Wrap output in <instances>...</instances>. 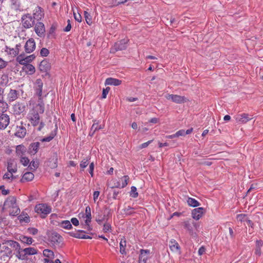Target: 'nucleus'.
<instances>
[{"label":"nucleus","instance_id":"6e6552de","mask_svg":"<svg viewBox=\"0 0 263 263\" xmlns=\"http://www.w3.org/2000/svg\"><path fill=\"white\" fill-rule=\"evenodd\" d=\"M43 83L40 79H38L34 83V88L35 92V95L38 96V103L43 101L42 99V92H43Z\"/></svg>","mask_w":263,"mask_h":263},{"label":"nucleus","instance_id":"72a5a7b5","mask_svg":"<svg viewBox=\"0 0 263 263\" xmlns=\"http://www.w3.org/2000/svg\"><path fill=\"white\" fill-rule=\"evenodd\" d=\"M20 240L22 242L27 245H31L33 241V240L31 237L23 235L20 237Z\"/></svg>","mask_w":263,"mask_h":263},{"label":"nucleus","instance_id":"3c124183","mask_svg":"<svg viewBox=\"0 0 263 263\" xmlns=\"http://www.w3.org/2000/svg\"><path fill=\"white\" fill-rule=\"evenodd\" d=\"M76 238H81V239H91V237L86 235H82L80 234H76L73 235Z\"/></svg>","mask_w":263,"mask_h":263},{"label":"nucleus","instance_id":"58836bf2","mask_svg":"<svg viewBox=\"0 0 263 263\" xmlns=\"http://www.w3.org/2000/svg\"><path fill=\"white\" fill-rule=\"evenodd\" d=\"M8 105L7 103L5 102L3 100L1 101L0 103V111L2 114H5L4 112L7 110Z\"/></svg>","mask_w":263,"mask_h":263},{"label":"nucleus","instance_id":"1a4fd4ad","mask_svg":"<svg viewBox=\"0 0 263 263\" xmlns=\"http://www.w3.org/2000/svg\"><path fill=\"white\" fill-rule=\"evenodd\" d=\"M22 22L25 28H30L34 24V20L30 14H24L22 17Z\"/></svg>","mask_w":263,"mask_h":263},{"label":"nucleus","instance_id":"ddd939ff","mask_svg":"<svg viewBox=\"0 0 263 263\" xmlns=\"http://www.w3.org/2000/svg\"><path fill=\"white\" fill-rule=\"evenodd\" d=\"M43 254L46 257L44 259V263H54L53 260L54 254L52 251L49 249H45L43 252Z\"/></svg>","mask_w":263,"mask_h":263},{"label":"nucleus","instance_id":"0eeeda50","mask_svg":"<svg viewBox=\"0 0 263 263\" xmlns=\"http://www.w3.org/2000/svg\"><path fill=\"white\" fill-rule=\"evenodd\" d=\"M128 40L126 39L121 40L116 42L114 46L111 48L110 52L115 53L118 51H121L126 49Z\"/></svg>","mask_w":263,"mask_h":263},{"label":"nucleus","instance_id":"b1692460","mask_svg":"<svg viewBox=\"0 0 263 263\" xmlns=\"http://www.w3.org/2000/svg\"><path fill=\"white\" fill-rule=\"evenodd\" d=\"M51 67L50 64L47 60H43L39 65V69L43 72L48 71Z\"/></svg>","mask_w":263,"mask_h":263},{"label":"nucleus","instance_id":"a211bd4d","mask_svg":"<svg viewBox=\"0 0 263 263\" xmlns=\"http://www.w3.org/2000/svg\"><path fill=\"white\" fill-rule=\"evenodd\" d=\"M26 105L23 103L17 102L13 106V111L16 115H20L25 111Z\"/></svg>","mask_w":263,"mask_h":263},{"label":"nucleus","instance_id":"f257e3e1","mask_svg":"<svg viewBox=\"0 0 263 263\" xmlns=\"http://www.w3.org/2000/svg\"><path fill=\"white\" fill-rule=\"evenodd\" d=\"M44 111L45 105L43 101H41L40 103L33 104L32 107L27 115V119L31 125L33 127L38 126V131H41L45 125L42 118Z\"/></svg>","mask_w":263,"mask_h":263},{"label":"nucleus","instance_id":"4c0bfd02","mask_svg":"<svg viewBox=\"0 0 263 263\" xmlns=\"http://www.w3.org/2000/svg\"><path fill=\"white\" fill-rule=\"evenodd\" d=\"M103 127L104 125H99V121L95 120L93 121V124L91 126V128H92V130L96 132L98 130L103 128Z\"/></svg>","mask_w":263,"mask_h":263},{"label":"nucleus","instance_id":"0e129e2a","mask_svg":"<svg viewBox=\"0 0 263 263\" xmlns=\"http://www.w3.org/2000/svg\"><path fill=\"white\" fill-rule=\"evenodd\" d=\"M99 195H100V192H99V191L94 192L93 194V200H94L95 202H96L98 198Z\"/></svg>","mask_w":263,"mask_h":263},{"label":"nucleus","instance_id":"aec40b11","mask_svg":"<svg viewBox=\"0 0 263 263\" xmlns=\"http://www.w3.org/2000/svg\"><path fill=\"white\" fill-rule=\"evenodd\" d=\"M253 118V117L251 115L247 114H242L237 116L236 120L241 123H246Z\"/></svg>","mask_w":263,"mask_h":263},{"label":"nucleus","instance_id":"6e6d98bb","mask_svg":"<svg viewBox=\"0 0 263 263\" xmlns=\"http://www.w3.org/2000/svg\"><path fill=\"white\" fill-rule=\"evenodd\" d=\"M246 217V215L245 214H238L237 216V220L242 222L243 221L246 220H245Z\"/></svg>","mask_w":263,"mask_h":263},{"label":"nucleus","instance_id":"ea45409f","mask_svg":"<svg viewBox=\"0 0 263 263\" xmlns=\"http://www.w3.org/2000/svg\"><path fill=\"white\" fill-rule=\"evenodd\" d=\"M18 218L20 221L28 222L30 221L29 217L27 214L22 213V214L18 216Z\"/></svg>","mask_w":263,"mask_h":263},{"label":"nucleus","instance_id":"20e7f679","mask_svg":"<svg viewBox=\"0 0 263 263\" xmlns=\"http://www.w3.org/2000/svg\"><path fill=\"white\" fill-rule=\"evenodd\" d=\"M35 211L40 214L42 217H45L51 212V208L46 204L40 203L35 206Z\"/></svg>","mask_w":263,"mask_h":263},{"label":"nucleus","instance_id":"cd10ccee","mask_svg":"<svg viewBox=\"0 0 263 263\" xmlns=\"http://www.w3.org/2000/svg\"><path fill=\"white\" fill-rule=\"evenodd\" d=\"M122 83V81L117 79L108 78L106 79L105 84L108 85L119 86Z\"/></svg>","mask_w":263,"mask_h":263},{"label":"nucleus","instance_id":"69168bd1","mask_svg":"<svg viewBox=\"0 0 263 263\" xmlns=\"http://www.w3.org/2000/svg\"><path fill=\"white\" fill-rule=\"evenodd\" d=\"M71 223L75 226H77L79 224V221L77 218H72L71 219Z\"/></svg>","mask_w":263,"mask_h":263},{"label":"nucleus","instance_id":"c03bdc74","mask_svg":"<svg viewBox=\"0 0 263 263\" xmlns=\"http://www.w3.org/2000/svg\"><path fill=\"white\" fill-rule=\"evenodd\" d=\"M55 136V134H54L53 133H51L49 135V136H47L46 137H45V138H42V139H41V141L42 142H50V141H51L54 138Z\"/></svg>","mask_w":263,"mask_h":263},{"label":"nucleus","instance_id":"603ef678","mask_svg":"<svg viewBox=\"0 0 263 263\" xmlns=\"http://www.w3.org/2000/svg\"><path fill=\"white\" fill-rule=\"evenodd\" d=\"M49 53V50L46 48H43L40 51V54L42 57H47Z\"/></svg>","mask_w":263,"mask_h":263},{"label":"nucleus","instance_id":"4be33fe9","mask_svg":"<svg viewBox=\"0 0 263 263\" xmlns=\"http://www.w3.org/2000/svg\"><path fill=\"white\" fill-rule=\"evenodd\" d=\"M171 250L174 253L180 254L181 253L180 247L178 243L174 239H172L169 243Z\"/></svg>","mask_w":263,"mask_h":263},{"label":"nucleus","instance_id":"9d476101","mask_svg":"<svg viewBox=\"0 0 263 263\" xmlns=\"http://www.w3.org/2000/svg\"><path fill=\"white\" fill-rule=\"evenodd\" d=\"M15 131V136L20 138H24L25 137L27 130L23 122H21L18 124L16 125Z\"/></svg>","mask_w":263,"mask_h":263},{"label":"nucleus","instance_id":"bb28decb","mask_svg":"<svg viewBox=\"0 0 263 263\" xmlns=\"http://www.w3.org/2000/svg\"><path fill=\"white\" fill-rule=\"evenodd\" d=\"M16 61L21 65H27L28 63L31 62L30 58L29 56L25 57L24 54L18 55L16 58Z\"/></svg>","mask_w":263,"mask_h":263},{"label":"nucleus","instance_id":"7ed1b4c3","mask_svg":"<svg viewBox=\"0 0 263 263\" xmlns=\"http://www.w3.org/2000/svg\"><path fill=\"white\" fill-rule=\"evenodd\" d=\"M38 250L34 248L29 247L22 249L20 245V249H17L15 253V256L21 260H26L28 261L27 256L37 254Z\"/></svg>","mask_w":263,"mask_h":263},{"label":"nucleus","instance_id":"9b49d317","mask_svg":"<svg viewBox=\"0 0 263 263\" xmlns=\"http://www.w3.org/2000/svg\"><path fill=\"white\" fill-rule=\"evenodd\" d=\"M165 98L167 100H171L173 102L176 103H183L186 102L189 100L184 96H179L177 95H166Z\"/></svg>","mask_w":263,"mask_h":263},{"label":"nucleus","instance_id":"13d9d810","mask_svg":"<svg viewBox=\"0 0 263 263\" xmlns=\"http://www.w3.org/2000/svg\"><path fill=\"white\" fill-rule=\"evenodd\" d=\"M28 231L30 234L33 235H36L38 232L37 229L34 228L28 229Z\"/></svg>","mask_w":263,"mask_h":263},{"label":"nucleus","instance_id":"e433bc0d","mask_svg":"<svg viewBox=\"0 0 263 263\" xmlns=\"http://www.w3.org/2000/svg\"><path fill=\"white\" fill-rule=\"evenodd\" d=\"M188 204L193 207H197L200 205V203L195 199L189 197L187 200Z\"/></svg>","mask_w":263,"mask_h":263},{"label":"nucleus","instance_id":"412c9836","mask_svg":"<svg viewBox=\"0 0 263 263\" xmlns=\"http://www.w3.org/2000/svg\"><path fill=\"white\" fill-rule=\"evenodd\" d=\"M140 252L139 263H146L148 260V257L146 255L150 253V251L149 250L141 249Z\"/></svg>","mask_w":263,"mask_h":263},{"label":"nucleus","instance_id":"2eb2a0df","mask_svg":"<svg viewBox=\"0 0 263 263\" xmlns=\"http://www.w3.org/2000/svg\"><path fill=\"white\" fill-rule=\"evenodd\" d=\"M25 50L28 53H31L35 49V43L32 38L29 39L26 43L25 46Z\"/></svg>","mask_w":263,"mask_h":263},{"label":"nucleus","instance_id":"e2e57ef3","mask_svg":"<svg viewBox=\"0 0 263 263\" xmlns=\"http://www.w3.org/2000/svg\"><path fill=\"white\" fill-rule=\"evenodd\" d=\"M152 141H153V140H149V141H147L146 142L142 143L140 146V148H145V147H147L148 146V145L152 143Z\"/></svg>","mask_w":263,"mask_h":263},{"label":"nucleus","instance_id":"a18cd8bd","mask_svg":"<svg viewBox=\"0 0 263 263\" xmlns=\"http://www.w3.org/2000/svg\"><path fill=\"white\" fill-rule=\"evenodd\" d=\"M25 69L26 71L29 72L30 74L33 73L35 71V67L31 64L26 65Z\"/></svg>","mask_w":263,"mask_h":263},{"label":"nucleus","instance_id":"052dcab7","mask_svg":"<svg viewBox=\"0 0 263 263\" xmlns=\"http://www.w3.org/2000/svg\"><path fill=\"white\" fill-rule=\"evenodd\" d=\"M74 17L76 21L78 22H81L82 21V16L80 14H77L76 13H73Z\"/></svg>","mask_w":263,"mask_h":263},{"label":"nucleus","instance_id":"7c9ffc66","mask_svg":"<svg viewBox=\"0 0 263 263\" xmlns=\"http://www.w3.org/2000/svg\"><path fill=\"white\" fill-rule=\"evenodd\" d=\"M26 152V147L21 144L17 145L16 147V153L17 155L22 156Z\"/></svg>","mask_w":263,"mask_h":263},{"label":"nucleus","instance_id":"8fccbe9b","mask_svg":"<svg viewBox=\"0 0 263 263\" xmlns=\"http://www.w3.org/2000/svg\"><path fill=\"white\" fill-rule=\"evenodd\" d=\"M111 229V227L110 223H105L103 226V231L105 233H107L108 232H110Z\"/></svg>","mask_w":263,"mask_h":263},{"label":"nucleus","instance_id":"6ab92c4d","mask_svg":"<svg viewBox=\"0 0 263 263\" xmlns=\"http://www.w3.org/2000/svg\"><path fill=\"white\" fill-rule=\"evenodd\" d=\"M33 19L37 21L41 20L44 16V13L43 11L42 10V9L40 7H36L33 10Z\"/></svg>","mask_w":263,"mask_h":263},{"label":"nucleus","instance_id":"49530a36","mask_svg":"<svg viewBox=\"0 0 263 263\" xmlns=\"http://www.w3.org/2000/svg\"><path fill=\"white\" fill-rule=\"evenodd\" d=\"M15 177L11 173L8 171V172L6 173L3 176V179L6 180H10L12 181L13 179H15Z\"/></svg>","mask_w":263,"mask_h":263},{"label":"nucleus","instance_id":"2f4dec72","mask_svg":"<svg viewBox=\"0 0 263 263\" xmlns=\"http://www.w3.org/2000/svg\"><path fill=\"white\" fill-rule=\"evenodd\" d=\"M126 246V241L125 238L121 239L120 242V252L122 254H126L125 248Z\"/></svg>","mask_w":263,"mask_h":263},{"label":"nucleus","instance_id":"de8ad7c7","mask_svg":"<svg viewBox=\"0 0 263 263\" xmlns=\"http://www.w3.org/2000/svg\"><path fill=\"white\" fill-rule=\"evenodd\" d=\"M130 196L133 198H137L138 197V193L137 192V188L135 186H133L131 187Z\"/></svg>","mask_w":263,"mask_h":263},{"label":"nucleus","instance_id":"f8f14e48","mask_svg":"<svg viewBox=\"0 0 263 263\" xmlns=\"http://www.w3.org/2000/svg\"><path fill=\"white\" fill-rule=\"evenodd\" d=\"M10 123V117L7 114H1L0 115V129L6 128Z\"/></svg>","mask_w":263,"mask_h":263},{"label":"nucleus","instance_id":"bf43d9fd","mask_svg":"<svg viewBox=\"0 0 263 263\" xmlns=\"http://www.w3.org/2000/svg\"><path fill=\"white\" fill-rule=\"evenodd\" d=\"M176 135L177 137L179 136H184L185 135V130L181 129L176 133Z\"/></svg>","mask_w":263,"mask_h":263},{"label":"nucleus","instance_id":"774afa93","mask_svg":"<svg viewBox=\"0 0 263 263\" xmlns=\"http://www.w3.org/2000/svg\"><path fill=\"white\" fill-rule=\"evenodd\" d=\"M105 217V216H104ZM104 217L103 218H98L96 219L97 222L99 224H102V222L104 221Z\"/></svg>","mask_w":263,"mask_h":263},{"label":"nucleus","instance_id":"a19ab883","mask_svg":"<svg viewBox=\"0 0 263 263\" xmlns=\"http://www.w3.org/2000/svg\"><path fill=\"white\" fill-rule=\"evenodd\" d=\"M57 29V25L56 24H52L50 28V29L49 30L48 33V37L50 38L54 36V33L55 32V31Z\"/></svg>","mask_w":263,"mask_h":263},{"label":"nucleus","instance_id":"4d7b16f0","mask_svg":"<svg viewBox=\"0 0 263 263\" xmlns=\"http://www.w3.org/2000/svg\"><path fill=\"white\" fill-rule=\"evenodd\" d=\"M71 28V23L70 20H68L67 21V26L64 29V31L65 32H68L70 30Z\"/></svg>","mask_w":263,"mask_h":263},{"label":"nucleus","instance_id":"c85d7f7f","mask_svg":"<svg viewBox=\"0 0 263 263\" xmlns=\"http://www.w3.org/2000/svg\"><path fill=\"white\" fill-rule=\"evenodd\" d=\"M34 177V175L32 173L30 172H26L23 175L22 178L21 179V181L22 182L31 181L33 180Z\"/></svg>","mask_w":263,"mask_h":263},{"label":"nucleus","instance_id":"393cba45","mask_svg":"<svg viewBox=\"0 0 263 263\" xmlns=\"http://www.w3.org/2000/svg\"><path fill=\"white\" fill-rule=\"evenodd\" d=\"M129 180V178L128 176H124L120 179L115 186L118 188H124L127 185Z\"/></svg>","mask_w":263,"mask_h":263},{"label":"nucleus","instance_id":"79ce46f5","mask_svg":"<svg viewBox=\"0 0 263 263\" xmlns=\"http://www.w3.org/2000/svg\"><path fill=\"white\" fill-rule=\"evenodd\" d=\"M20 161H21V163H22V164H34V163H35L34 161H32L29 163V162H30L29 159L26 157H23V156H21Z\"/></svg>","mask_w":263,"mask_h":263},{"label":"nucleus","instance_id":"f03ea898","mask_svg":"<svg viewBox=\"0 0 263 263\" xmlns=\"http://www.w3.org/2000/svg\"><path fill=\"white\" fill-rule=\"evenodd\" d=\"M17 252L20 249V244L17 241L12 240H4L0 243V257L1 259L10 258L12 256V250L11 248Z\"/></svg>","mask_w":263,"mask_h":263},{"label":"nucleus","instance_id":"c9c22d12","mask_svg":"<svg viewBox=\"0 0 263 263\" xmlns=\"http://www.w3.org/2000/svg\"><path fill=\"white\" fill-rule=\"evenodd\" d=\"M9 214L12 216H16L20 214V209L16 205L15 206H13L9 210Z\"/></svg>","mask_w":263,"mask_h":263},{"label":"nucleus","instance_id":"dca6fc26","mask_svg":"<svg viewBox=\"0 0 263 263\" xmlns=\"http://www.w3.org/2000/svg\"><path fill=\"white\" fill-rule=\"evenodd\" d=\"M34 31L39 36H44L45 32L44 24L42 22H37L35 25Z\"/></svg>","mask_w":263,"mask_h":263},{"label":"nucleus","instance_id":"338daca9","mask_svg":"<svg viewBox=\"0 0 263 263\" xmlns=\"http://www.w3.org/2000/svg\"><path fill=\"white\" fill-rule=\"evenodd\" d=\"M126 100L129 102H134L138 100L137 98L128 97Z\"/></svg>","mask_w":263,"mask_h":263},{"label":"nucleus","instance_id":"39448f33","mask_svg":"<svg viewBox=\"0 0 263 263\" xmlns=\"http://www.w3.org/2000/svg\"><path fill=\"white\" fill-rule=\"evenodd\" d=\"M83 218L84 219V223L82 222V224L83 225V228L86 229L88 231L92 230L91 227L89 225L91 219V209L89 206H86L85 209V214H83Z\"/></svg>","mask_w":263,"mask_h":263},{"label":"nucleus","instance_id":"a878e982","mask_svg":"<svg viewBox=\"0 0 263 263\" xmlns=\"http://www.w3.org/2000/svg\"><path fill=\"white\" fill-rule=\"evenodd\" d=\"M40 143L39 142L31 143L28 148V153L31 155H35L39 150Z\"/></svg>","mask_w":263,"mask_h":263},{"label":"nucleus","instance_id":"473e14b6","mask_svg":"<svg viewBox=\"0 0 263 263\" xmlns=\"http://www.w3.org/2000/svg\"><path fill=\"white\" fill-rule=\"evenodd\" d=\"M62 237L57 233H52L50 236V240L53 243L60 242Z\"/></svg>","mask_w":263,"mask_h":263},{"label":"nucleus","instance_id":"c756f323","mask_svg":"<svg viewBox=\"0 0 263 263\" xmlns=\"http://www.w3.org/2000/svg\"><path fill=\"white\" fill-rule=\"evenodd\" d=\"M263 246V241L262 240H256V249L255 251V254L260 256L261 254V248Z\"/></svg>","mask_w":263,"mask_h":263},{"label":"nucleus","instance_id":"5701e85b","mask_svg":"<svg viewBox=\"0 0 263 263\" xmlns=\"http://www.w3.org/2000/svg\"><path fill=\"white\" fill-rule=\"evenodd\" d=\"M19 96L18 91L11 89L7 96V99L9 102L16 100Z\"/></svg>","mask_w":263,"mask_h":263},{"label":"nucleus","instance_id":"4468645a","mask_svg":"<svg viewBox=\"0 0 263 263\" xmlns=\"http://www.w3.org/2000/svg\"><path fill=\"white\" fill-rule=\"evenodd\" d=\"M16 198L13 196L9 197L5 201L3 209L9 210L13 206H16Z\"/></svg>","mask_w":263,"mask_h":263},{"label":"nucleus","instance_id":"f704fd0d","mask_svg":"<svg viewBox=\"0 0 263 263\" xmlns=\"http://www.w3.org/2000/svg\"><path fill=\"white\" fill-rule=\"evenodd\" d=\"M59 226L67 230H70L72 228V225L69 220H63L60 223Z\"/></svg>","mask_w":263,"mask_h":263},{"label":"nucleus","instance_id":"09e8293b","mask_svg":"<svg viewBox=\"0 0 263 263\" xmlns=\"http://www.w3.org/2000/svg\"><path fill=\"white\" fill-rule=\"evenodd\" d=\"M7 170L13 174L17 172V165H8Z\"/></svg>","mask_w":263,"mask_h":263},{"label":"nucleus","instance_id":"864d4df0","mask_svg":"<svg viewBox=\"0 0 263 263\" xmlns=\"http://www.w3.org/2000/svg\"><path fill=\"white\" fill-rule=\"evenodd\" d=\"M109 90L110 88L109 87H106L105 89H103L102 95V98L103 99H105L106 98L107 95L108 94Z\"/></svg>","mask_w":263,"mask_h":263},{"label":"nucleus","instance_id":"423d86ee","mask_svg":"<svg viewBox=\"0 0 263 263\" xmlns=\"http://www.w3.org/2000/svg\"><path fill=\"white\" fill-rule=\"evenodd\" d=\"M183 226L184 228L188 231L192 236H197L196 233L194 232V230H197L198 227H199V225L197 223L190 219L184 221L183 222Z\"/></svg>","mask_w":263,"mask_h":263},{"label":"nucleus","instance_id":"37998d69","mask_svg":"<svg viewBox=\"0 0 263 263\" xmlns=\"http://www.w3.org/2000/svg\"><path fill=\"white\" fill-rule=\"evenodd\" d=\"M84 17L85 18V21L86 23L89 25L92 24V18L90 14L87 12V11H84Z\"/></svg>","mask_w":263,"mask_h":263},{"label":"nucleus","instance_id":"680f3d73","mask_svg":"<svg viewBox=\"0 0 263 263\" xmlns=\"http://www.w3.org/2000/svg\"><path fill=\"white\" fill-rule=\"evenodd\" d=\"M205 252V248L203 246H201L198 250V255L201 256Z\"/></svg>","mask_w":263,"mask_h":263},{"label":"nucleus","instance_id":"f3484780","mask_svg":"<svg viewBox=\"0 0 263 263\" xmlns=\"http://www.w3.org/2000/svg\"><path fill=\"white\" fill-rule=\"evenodd\" d=\"M205 210L203 208H198L192 211V217L196 220H199L205 213Z\"/></svg>","mask_w":263,"mask_h":263},{"label":"nucleus","instance_id":"5fc2aeb1","mask_svg":"<svg viewBox=\"0 0 263 263\" xmlns=\"http://www.w3.org/2000/svg\"><path fill=\"white\" fill-rule=\"evenodd\" d=\"M7 65V62L0 58V70L4 69Z\"/></svg>","mask_w":263,"mask_h":263}]
</instances>
